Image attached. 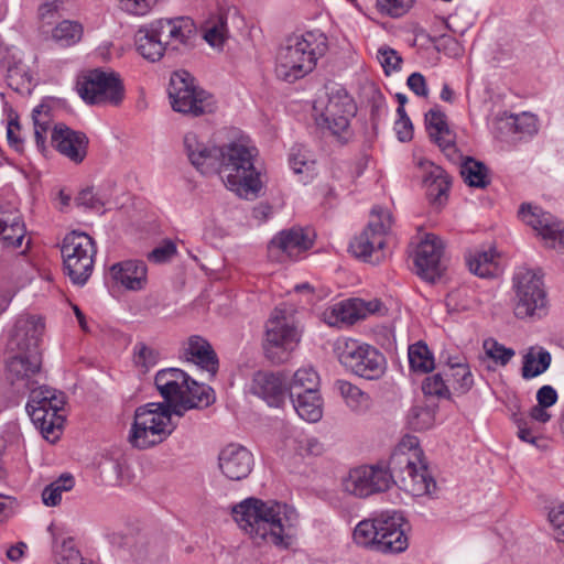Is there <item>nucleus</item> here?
I'll list each match as a JSON object with an SVG mask.
<instances>
[{
  "mask_svg": "<svg viewBox=\"0 0 564 564\" xmlns=\"http://www.w3.org/2000/svg\"><path fill=\"white\" fill-rule=\"evenodd\" d=\"M75 202L77 206H83L96 212H100L104 207V202L96 196L91 187L80 191Z\"/></svg>",
  "mask_w": 564,
  "mask_h": 564,
  "instance_id": "680f3d73",
  "label": "nucleus"
},
{
  "mask_svg": "<svg viewBox=\"0 0 564 564\" xmlns=\"http://www.w3.org/2000/svg\"><path fill=\"white\" fill-rule=\"evenodd\" d=\"M83 32V25L79 22L63 20L52 29L51 36L59 46L68 47L82 40Z\"/></svg>",
  "mask_w": 564,
  "mask_h": 564,
  "instance_id": "ea45409f",
  "label": "nucleus"
},
{
  "mask_svg": "<svg viewBox=\"0 0 564 564\" xmlns=\"http://www.w3.org/2000/svg\"><path fill=\"white\" fill-rule=\"evenodd\" d=\"M316 123L327 128L341 144L348 142L351 133L349 131V118L354 116L356 106L352 98L344 89H337L328 96L327 102L318 108L314 106Z\"/></svg>",
  "mask_w": 564,
  "mask_h": 564,
  "instance_id": "f8f14e48",
  "label": "nucleus"
},
{
  "mask_svg": "<svg viewBox=\"0 0 564 564\" xmlns=\"http://www.w3.org/2000/svg\"><path fill=\"white\" fill-rule=\"evenodd\" d=\"M434 422L435 411L429 406L414 405L408 414V423L415 431L429 430Z\"/></svg>",
  "mask_w": 564,
  "mask_h": 564,
  "instance_id": "de8ad7c7",
  "label": "nucleus"
},
{
  "mask_svg": "<svg viewBox=\"0 0 564 564\" xmlns=\"http://www.w3.org/2000/svg\"><path fill=\"white\" fill-rule=\"evenodd\" d=\"M176 254V245L172 240H165L154 248L149 254V261L153 263H165Z\"/></svg>",
  "mask_w": 564,
  "mask_h": 564,
  "instance_id": "6e6d98bb",
  "label": "nucleus"
},
{
  "mask_svg": "<svg viewBox=\"0 0 564 564\" xmlns=\"http://www.w3.org/2000/svg\"><path fill=\"white\" fill-rule=\"evenodd\" d=\"M30 391L26 411L43 437L54 443L65 422V393L46 386L31 388Z\"/></svg>",
  "mask_w": 564,
  "mask_h": 564,
  "instance_id": "423d86ee",
  "label": "nucleus"
},
{
  "mask_svg": "<svg viewBox=\"0 0 564 564\" xmlns=\"http://www.w3.org/2000/svg\"><path fill=\"white\" fill-rule=\"evenodd\" d=\"M135 46L142 57L151 62L160 61L169 52L165 42L151 34L147 26L140 28L135 33Z\"/></svg>",
  "mask_w": 564,
  "mask_h": 564,
  "instance_id": "4c0bfd02",
  "label": "nucleus"
},
{
  "mask_svg": "<svg viewBox=\"0 0 564 564\" xmlns=\"http://www.w3.org/2000/svg\"><path fill=\"white\" fill-rule=\"evenodd\" d=\"M552 361L551 354L543 347H530L523 356L521 375L523 379H532L544 373Z\"/></svg>",
  "mask_w": 564,
  "mask_h": 564,
  "instance_id": "c9c22d12",
  "label": "nucleus"
},
{
  "mask_svg": "<svg viewBox=\"0 0 564 564\" xmlns=\"http://www.w3.org/2000/svg\"><path fill=\"white\" fill-rule=\"evenodd\" d=\"M318 386L319 377L317 372L311 367L301 368L294 373L290 382L289 394L319 392Z\"/></svg>",
  "mask_w": 564,
  "mask_h": 564,
  "instance_id": "79ce46f5",
  "label": "nucleus"
},
{
  "mask_svg": "<svg viewBox=\"0 0 564 564\" xmlns=\"http://www.w3.org/2000/svg\"><path fill=\"white\" fill-rule=\"evenodd\" d=\"M293 408L301 419L318 422L323 416V400L319 392L291 394Z\"/></svg>",
  "mask_w": 564,
  "mask_h": 564,
  "instance_id": "473e14b6",
  "label": "nucleus"
},
{
  "mask_svg": "<svg viewBox=\"0 0 564 564\" xmlns=\"http://www.w3.org/2000/svg\"><path fill=\"white\" fill-rule=\"evenodd\" d=\"M300 341V333L291 314L276 307L265 324L263 350L265 357L275 365L286 362Z\"/></svg>",
  "mask_w": 564,
  "mask_h": 564,
  "instance_id": "1a4fd4ad",
  "label": "nucleus"
},
{
  "mask_svg": "<svg viewBox=\"0 0 564 564\" xmlns=\"http://www.w3.org/2000/svg\"><path fill=\"white\" fill-rule=\"evenodd\" d=\"M183 357L186 361L193 362L202 370L207 371L210 377H215L218 371V357L212 345L200 336L189 337Z\"/></svg>",
  "mask_w": 564,
  "mask_h": 564,
  "instance_id": "cd10ccee",
  "label": "nucleus"
},
{
  "mask_svg": "<svg viewBox=\"0 0 564 564\" xmlns=\"http://www.w3.org/2000/svg\"><path fill=\"white\" fill-rule=\"evenodd\" d=\"M7 80L8 85L18 93L30 91L31 78L18 67L8 70Z\"/></svg>",
  "mask_w": 564,
  "mask_h": 564,
  "instance_id": "4d7b16f0",
  "label": "nucleus"
},
{
  "mask_svg": "<svg viewBox=\"0 0 564 564\" xmlns=\"http://www.w3.org/2000/svg\"><path fill=\"white\" fill-rule=\"evenodd\" d=\"M336 388L346 404L355 412H365L370 406V397L357 386L346 380L336 381Z\"/></svg>",
  "mask_w": 564,
  "mask_h": 564,
  "instance_id": "58836bf2",
  "label": "nucleus"
},
{
  "mask_svg": "<svg viewBox=\"0 0 564 564\" xmlns=\"http://www.w3.org/2000/svg\"><path fill=\"white\" fill-rule=\"evenodd\" d=\"M484 349L489 358L501 366H506L516 354L513 349L505 347L495 339H486Z\"/></svg>",
  "mask_w": 564,
  "mask_h": 564,
  "instance_id": "603ef678",
  "label": "nucleus"
},
{
  "mask_svg": "<svg viewBox=\"0 0 564 564\" xmlns=\"http://www.w3.org/2000/svg\"><path fill=\"white\" fill-rule=\"evenodd\" d=\"M392 484H397L394 475L380 466H360L349 471L343 479L346 492L365 498L372 494L386 491Z\"/></svg>",
  "mask_w": 564,
  "mask_h": 564,
  "instance_id": "dca6fc26",
  "label": "nucleus"
},
{
  "mask_svg": "<svg viewBox=\"0 0 564 564\" xmlns=\"http://www.w3.org/2000/svg\"><path fill=\"white\" fill-rule=\"evenodd\" d=\"M337 356L348 372L366 380H379L387 370L384 355L375 346L356 339H345L339 344Z\"/></svg>",
  "mask_w": 564,
  "mask_h": 564,
  "instance_id": "6e6552de",
  "label": "nucleus"
},
{
  "mask_svg": "<svg viewBox=\"0 0 564 564\" xmlns=\"http://www.w3.org/2000/svg\"><path fill=\"white\" fill-rule=\"evenodd\" d=\"M167 94L172 109L185 116L198 117L216 110L214 96L198 87L185 69L171 75Z\"/></svg>",
  "mask_w": 564,
  "mask_h": 564,
  "instance_id": "0eeeda50",
  "label": "nucleus"
},
{
  "mask_svg": "<svg viewBox=\"0 0 564 564\" xmlns=\"http://www.w3.org/2000/svg\"><path fill=\"white\" fill-rule=\"evenodd\" d=\"M51 139L54 148L73 163L79 164L85 160L89 141L84 132L75 131L64 123H57Z\"/></svg>",
  "mask_w": 564,
  "mask_h": 564,
  "instance_id": "412c9836",
  "label": "nucleus"
},
{
  "mask_svg": "<svg viewBox=\"0 0 564 564\" xmlns=\"http://www.w3.org/2000/svg\"><path fill=\"white\" fill-rule=\"evenodd\" d=\"M173 414L174 411L169 405L160 402H150L138 406L133 417L153 426V429H160L161 432H165V435L170 436L176 427L172 421Z\"/></svg>",
  "mask_w": 564,
  "mask_h": 564,
  "instance_id": "c85d7f7f",
  "label": "nucleus"
},
{
  "mask_svg": "<svg viewBox=\"0 0 564 564\" xmlns=\"http://www.w3.org/2000/svg\"><path fill=\"white\" fill-rule=\"evenodd\" d=\"M466 184L471 187L485 188L489 184L487 166L473 158H467L460 167Z\"/></svg>",
  "mask_w": 564,
  "mask_h": 564,
  "instance_id": "37998d69",
  "label": "nucleus"
},
{
  "mask_svg": "<svg viewBox=\"0 0 564 564\" xmlns=\"http://www.w3.org/2000/svg\"><path fill=\"white\" fill-rule=\"evenodd\" d=\"M45 328L41 316H20L10 339L11 348L22 352L39 351V345Z\"/></svg>",
  "mask_w": 564,
  "mask_h": 564,
  "instance_id": "5701e85b",
  "label": "nucleus"
},
{
  "mask_svg": "<svg viewBox=\"0 0 564 564\" xmlns=\"http://www.w3.org/2000/svg\"><path fill=\"white\" fill-rule=\"evenodd\" d=\"M406 522L400 512H382L360 521L354 530L357 545L381 554L395 555L409 547Z\"/></svg>",
  "mask_w": 564,
  "mask_h": 564,
  "instance_id": "39448f33",
  "label": "nucleus"
},
{
  "mask_svg": "<svg viewBox=\"0 0 564 564\" xmlns=\"http://www.w3.org/2000/svg\"><path fill=\"white\" fill-rule=\"evenodd\" d=\"M25 232V226L19 215L7 214L0 208V235L6 247H21Z\"/></svg>",
  "mask_w": 564,
  "mask_h": 564,
  "instance_id": "72a5a7b5",
  "label": "nucleus"
},
{
  "mask_svg": "<svg viewBox=\"0 0 564 564\" xmlns=\"http://www.w3.org/2000/svg\"><path fill=\"white\" fill-rule=\"evenodd\" d=\"M160 354L154 348L147 346L144 343H137L133 348V360L135 366L142 367L148 371L151 367L159 362Z\"/></svg>",
  "mask_w": 564,
  "mask_h": 564,
  "instance_id": "8fccbe9b",
  "label": "nucleus"
},
{
  "mask_svg": "<svg viewBox=\"0 0 564 564\" xmlns=\"http://www.w3.org/2000/svg\"><path fill=\"white\" fill-rule=\"evenodd\" d=\"M313 246L307 231L293 227L275 235L268 245V257L272 261L283 262L295 259Z\"/></svg>",
  "mask_w": 564,
  "mask_h": 564,
  "instance_id": "a211bd4d",
  "label": "nucleus"
},
{
  "mask_svg": "<svg viewBox=\"0 0 564 564\" xmlns=\"http://www.w3.org/2000/svg\"><path fill=\"white\" fill-rule=\"evenodd\" d=\"M151 34L165 42L169 51H178L186 46L195 35L193 22L187 18L160 19L147 26Z\"/></svg>",
  "mask_w": 564,
  "mask_h": 564,
  "instance_id": "aec40b11",
  "label": "nucleus"
},
{
  "mask_svg": "<svg viewBox=\"0 0 564 564\" xmlns=\"http://www.w3.org/2000/svg\"><path fill=\"white\" fill-rule=\"evenodd\" d=\"M44 109V106H37L32 111V118L34 122V138L35 143L40 150H44L45 148V141H46V132L48 129L47 120L41 121L39 119V116L42 113V110Z\"/></svg>",
  "mask_w": 564,
  "mask_h": 564,
  "instance_id": "13d9d810",
  "label": "nucleus"
},
{
  "mask_svg": "<svg viewBox=\"0 0 564 564\" xmlns=\"http://www.w3.org/2000/svg\"><path fill=\"white\" fill-rule=\"evenodd\" d=\"M365 301L352 299L335 304L325 311L324 316L327 324L337 326L339 324L351 325L365 318Z\"/></svg>",
  "mask_w": 564,
  "mask_h": 564,
  "instance_id": "c756f323",
  "label": "nucleus"
},
{
  "mask_svg": "<svg viewBox=\"0 0 564 564\" xmlns=\"http://www.w3.org/2000/svg\"><path fill=\"white\" fill-rule=\"evenodd\" d=\"M400 466V487L413 496L432 495L436 481L430 474L424 458L412 459L410 456H393L389 470L393 474Z\"/></svg>",
  "mask_w": 564,
  "mask_h": 564,
  "instance_id": "2eb2a0df",
  "label": "nucleus"
},
{
  "mask_svg": "<svg viewBox=\"0 0 564 564\" xmlns=\"http://www.w3.org/2000/svg\"><path fill=\"white\" fill-rule=\"evenodd\" d=\"M442 373H435L425 378L422 390L427 395H436L441 398H449L451 392Z\"/></svg>",
  "mask_w": 564,
  "mask_h": 564,
  "instance_id": "864d4df0",
  "label": "nucleus"
},
{
  "mask_svg": "<svg viewBox=\"0 0 564 564\" xmlns=\"http://www.w3.org/2000/svg\"><path fill=\"white\" fill-rule=\"evenodd\" d=\"M398 455L410 456L414 460L423 458V452L419 446V438L414 435H405L404 437H402L391 457Z\"/></svg>",
  "mask_w": 564,
  "mask_h": 564,
  "instance_id": "5fc2aeb1",
  "label": "nucleus"
},
{
  "mask_svg": "<svg viewBox=\"0 0 564 564\" xmlns=\"http://www.w3.org/2000/svg\"><path fill=\"white\" fill-rule=\"evenodd\" d=\"M506 126L509 131L519 134L520 138L524 135H532L538 130L535 116L528 112L510 115L506 119Z\"/></svg>",
  "mask_w": 564,
  "mask_h": 564,
  "instance_id": "49530a36",
  "label": "nucleus"
},
{
  "mask_svg": "<svg viewBox=\"0 0 564 564\" xmlns=\"http://www.w3.org/2000/svg\"><path fill=\"white\" fill-rule=\"evenodd\" d=\"M61 6V1L54 0L52 2H45L39 7V19L41 20L43 25H50L53 23V21L58 14Z\"/></svg>",
  "mask_w": 564,
  "mask_h": 564,
  "instance_id": "0e129e2a",
  "label": "nucleus"
},
{
  "mask_svg": "<svg viewBox=\"0 0 564 564\" xmlns=\"http://www.w3.org/2000/svg\"><path fill=\"white\" fill-rule=\"evenodd\" d=\"M218 464L225 477L238 481L249 476L254 460L252 453L245 446L229 444L219 453Z\"/></svg>",
  "mask_w": 564,
  "mask_h": 564,
  "instance_id": "4be33fe9",
  "label": "nucleus"
},
{
  "mask_svg": "<svg viewBox=\"0 0 564 564\" xmlns=\"http://www.w3.org/2000/svg\"><path fill=\"white\" fill-rule=\"evenodd\" d=\"M392 226L390 210L375 206L367 227L349 245L351 253L366 262L377 264L383 259L386 235Z\"/></svg>",
  "mask_w": 564,
  "mask_h": 564,
  "instance_id": "9d476101",
  "label": "nucleus"
},
{
  "mask_svg": "<svg viewBox=\"0 0 564 564\" xmlns=\"http://www.w3.org/2000/svg\"><path fill=\"white\" fill-rule=\"evenodd\" d=\"M42 365V356L40 351L22 352L10 359L7 369L9 379L13 384L22 382L26 389L33 388V376L40 372Z\"/></svg>",
  "mask_w": 564,
  "mask_h": 564,
  "instance_id": "393cba45",
  "label": "nucleus"
},
{
  "mask_svg": "<svg viewBox=\"0 0 564 564\" xmlns=\"http://www.w3.org/2000/svg\"><path fill=\"white\" fill-rule=\"evenodd\" d=\"M75 486V479L70 474H62L57 479L47 485L42 491V501L47 507L58 506L62 501V495L72 490Z\"/></svg>",
  "mask_w": 564,
  "mask_h": 564,
  "instance_id": "c03bdc74",
  "label": "nucleus"
},
{
  "mask_svg": "<svg viewBox=\"0 0 564 564\" xmlns=\"http://www.w3.org/2000/svg\"><path fill=\"white\" fill-rule=\"evenodd\" d=\"M444 243L433 234H427L416 248L414 264L416 273L429 282H434L442 275L444 264L442 257Z\"/></svg>",
  "mask_w": 564,
  "mask_h": 564,
  "instance_id": "6ab92c4d",
  "label": "nucleus"
},
{
  "mask_svg": "<svg viewBox=\"0 0 564 564\" xmlns=\"http://www.w3.org/2000/svg\"><path fill=\"white\" fill-rule=\"evenodd\" d=\"M467 264L474 274L480 278H492L499 273L497 252L495 249L476 250L467 258Z\"/></svg>",
  "mask_w": 564,
  "mask_h": 564,
  "instance_id": "e433bc0d",
  "label": "nucleus"
},
{
  "mask_svg": "<svg viewBox=\"0 0 564 564\" xmlns=\"http://www.w3.org/2000/svg\"><path fill=\"white\" fill-rule=\"evenodd\" d=\"M64 270L76 285H84L94 270L96 247L93 238L84 232L73 231L65 236L62 245Z\"/></svg>",
  "mask_w": 564,
  "mask_h": 564,
  "instance_id": "9b49d317",
  "label": "nucleus"
},
{
  "mask_svg": "<svg viewBox=\"0 0 564 564\" xmlns=\"http://www.w3.org/2000/svg\"><path fill=\"white\" fill-rule=\"evenodd\" d=\"M232 514L239 527L256 543L270 542L276 546L289 547L291 528L296 514L286 505L257 498H248L232 508Z\"/></svg>",
  "mask_w": 564,
  "mask_h": 564,
  "instance_id": "f03ea898",
  "label": "nucleus"
},
{
  "mask_svg": "<svg viewBox=\"0 0 564 564\" xmlns=\"http://www.w3.org/2000/svg\"><path fill=\"white\" fill-rule=\"evenodd\" d=\"M78 95L89 105L118 106L124 96L119 76L100 69L89 70L77 83Z\"/></svg>",
  "mask_w": 564,
  "mask_h": 564,
  "instance_id": "4468645a",
  "label": "nucleus"
},
{
  "mask_svg": "<svg viewBox=\"0 0 564 564\" xmlns=\"http://www.w3.org/2000/svg\"><path fill=\"white\" fill-rule=\"evenodd\" d=\"M184 149L192 165L202 174H218L229 189L246 197L259 193L261 181L253 165L254 148L239 142L208 147L194 132H188L184 137Z\"/></svg>",
  "mask_w": 564,
  "mask_h": 564,
  "instance_id": "f257e3e1",
  "label": "nucleus"
},
{
  "mask_svg": "<svg viewBox=\"0 0 564 564\" xmlns=\"http://www.w3.org/2000/svg\"><path fill=\"white\" fill-rule=\"evenodd\" d=\"M519 216L543 238L549 248L564 252V224L536 206L522 204Z\"/></svg>",
  "mask_w": 564,
  "mask_h": 564,
  "instance_id": "f3484780",
  "label": "nucleus"
},
{
  "mask_svg": "<svg viewBox=\"0 0 564 564\" xmlns=\"http://www.w3.org/2000/svg\"><path fill=\"white\" fill-rule=\"evenodd\" d=\"M408 87L420 97L427 96L426 80L421 73H412L406 80Z\"/></svg>",
  "mask_w": 564,
  "mask_h": 564,
  "instance_id": "338daca9",
  "label": "nucleus"
},
{
  "mask_svg": "<svg viewBox=\"0 0 564 564\" xmlns=\"http://www.w3.org/2000/svg\"><path fill=\"white\" fill-rule=\"evenodd\" d=\"M154 384L174 415L183 416L192 409L209 406L215 401L214 391L209 386L192 379L180 368H166L156 372Z\"/></svg>",
  "mask_w": 564,
  "mask_h": 564,
  "instance_id": "20e7f679",
  "label": "nucleus"
},
{
  "mask_svg": "<svg viewBox=\"0 0 564 564\" xmlns=\"http://www.w3.org/2000/svg\"><path fill=\"white\" fill-rule=\"evenodd\" d=\"M302 454L318 456L323 453L324 446L316 437H304L300 441Z\"/></svg>",
  "mask_w": 564,
  "mask_h": 564,
  "instance_id": "774afa93",
  "label": "nucleus"
},
{
  "mask_svg": "<svg viewBox=\"0 0 564 564\" xmlns=\"http://www.w3.org/2000/svg\"><path fill=\"white\" fill-rule=\"evenodd\" d=\"M156 0H119L120 8L130 14H147Z\"/></svg>",
  "mask_w": 564,
  "mask_h": 564,
  "instance_id": "e2e57ef3",
  "label": "nucleus"
},
{
  "mask_svg": "<svg viewBox=\"0 0 564 564\" xmlns=\"http://www.w3.org/2000/svg\"><path fill=\"white\" fill-rule=\"evenodd\" d=\"M110 273L116 283L130 291H141L148 283V268L143 261L127 260L115 263Z\"/></svg>",
  "mask_w": 564,
  "mask_h": 564,
  "instance_id": "a878e982",
  "label": "nucleus"
},
{
  "mask_svg": "<svg viewBox=\"0 0 564 564\" xmlns=\"http://www.w3.org/2000/svg\"><path fill=\"white\" fill-rule=\"evenodd\" d=\"M378 52L380 54V63L386 74L400 69L402 58L397 51L390 47H381Z\"/></svg>",
  "mask_w": 564,
  "mask_h": 564,
  "instance_id": "052dcab7",
  "label": "nucleus"
},
{
  "mask_svg": "<svg viewBox=\"0 0 564 564\" xmlns=\"http://www.w3.org/2000/svg\"><path fill=\"white\" fill-rule=\"evenodd\" d=\"M447 370L444 372L446 381L452 383L453 389L459 393H466L474 384L473 375L469 366L464 358H448Z\"/></svg>",
  "mask_w": 564,
  "mask_h": 564,
  "instance_id": "f704fd0d",
  "label": "nucleus"
},
{
  "mask_svg": "<svg viewBox=\"0 0 564 564\" xmlns=\"http://www.w3.org/2000/svg\"><path fill=\"white\" fill-rule=\"evenodd\" d=\"M549 520L553 527L554 539L564 544V506L553 508L549 512Z\"/></svg>",
  "mask_w": 564,
  "mask_h": 564,
  "instance_id": "bf43d9fd",
  "label": "nucleus"
},
{
  "mask_svg": "<svg viewBox=\"0 0 564 564\" xmlns=\"http://www.w3.org/2000/svg\"><path fill=\"white\" fill-rule=\"evenodd\" d=\"M399 119L394 123V130L401 142H408L413 137V126L406 113L398 116Z\"/></svg>",
  "mask_w": 564,
  "mask_h": 564,
  "instance_id": "69168bd1",
  "label": "nucleus"
},
{
  "mask_svg": "<svg viewBox=\"0 0 564 564\" xmlns=\"http://www.w3.org/2000/svg\"><path fill=\"white\" fill-rule=\"evenodd\" d=\"M167 437L165 432H161L160 429H153V426L133 417L128 442L133 448L147 449L163 443Z\"/></svg>",
  "mask_w": 564,
  "mask_h": 564,
  "instance_id": "2f4dec72",
  "label": "nucleus"
},
{
  "mask_svg": "<svg viewBox=\"0 0 564 564\" xmlns=\"http://www.w3.org/2000/svg\"><path fill=\"white\" fill-rule=\"evenodd\" d=\"M425 124L430 138L441 148L451 161H455L458 158L457 149L454 134L448 128L445 113L440 110L431 109L425 115Z\"/></svg>",
  "mask_w": 564,
  "mask_h": 564,
  "instance_id": "b1692460",
  "label": "nucleus"
},
{
  "mask_svg": "<svg viewBox=\"0 0 564 564\" xmlns=\"http://www.w3.org/2000/svg\"><path fill=\"white\" fill-rule=\"evenodd\" d=\"M430 167L431 170L424 177L426 195L432 204L442 206L447 199L451 178L441 166L430 163Z\"/></svg>",
  "mask_w": 564,
  "mask_h": 564,
  "instance_id": "7c9ffc66",
  "label": "nucleus"
},
{
  "mask_svg": "<svg viewBox=\"0 0 564 564\" xmlns=\"http://www.w3.org/2000/svg\"><path fill=\"white\" fill-rule=\"evenodd\" d=\"M408 357L410 368L415 372L427 373L435 367L433 355L422 340L409 346Z\"/></svg>",
  "mask_w": 564,
  "mask_h": 564,
  "instance_id": "a19ab883",
  "label": "nucleus"
},
{
  "mask_svg": "<svg viewBox=\"0 0 564 564\" xmlns=\"http://www.w3.org/2000/svg\"><path fill=\"white\" fill-rule=\"evenodd\" d=\"M327 48V37L318 30L289 36L276 55L278 78L288 83L303 78L313 72Z\"/></svg>",
  "mask_w": 564,
  "mask_h": 564,
  "instance_id": "7ed1b4c3",
  "label": "nucleus"
},
{
  "mask_svg": "<svg viewBox=\"0 0 564 564\" xmlns=\"http://www.w3.org/2000/svg\"><path fill=\"white\" fill-rule=\"evenodd\" d=\"M416 0H377L380 12L391 18H400L406 14Z\"/></svg>",
  "mask_w": 564,
  "mask_h": 564,
  "instance_id": "3c124183",
  "label": "nucleus"
},
{
  "mask_svg": "<svg viewBox=\"0 0 564 564\" xmlns=\"http://www.w3.org/2000/svg\"><path fill=\"white\" fill-rule=\"evenodd\" d=\"M514 315L518 318L541 317L546 310V294L540 270H524L514 278Z\"/></svg>",
  "mask_w": 564,
  "mask_h": 564,
  "instance_id": "ddd939ff",
  "label": "nucleus"
},
{
  "mask_svg": "<svg viewBox=\"0 0 564 564\" xmlns=\"http://www.w3.org/2000/svg\"><path fill=\"white\" fill-rule=\"evenodd\" d=\"M55 560L57 564H86L70 538L65 539L61 545L56 546Z\"/></svg>",
  "mask_w": 564,
  "mask_h": 564,
  "instance_id": "09e8293b",
  "label": "nucleus"
},
{
  "mask_svg": "<svg viewBox=\"0 0 564 564\" xmlns=\"http://www.w3.org/2000/svg\"><path fill=\"white\" fill-rule=\"evenodd\" d=\"M204 39L213 47H220L227 39V20L218 14L208 19L203 24Z\"/></svg>",
  "mask_w": 564,
  "mask_h": 564,
  "instance_id": "a18cd8bd",
  "label": "nucleus"
},
{
  "mask_svg": "<svg viewBox=\"0 0 564 564\" xmlns=\"http://www.w3.org/2000/svg\"><path fill=\"white\" fill-rule=\"evenodd\" d=\"M251 392L271 406H279L285 397V386L280 373L258 371L254 373Z\"/></svg>",
  "mask_w": 564,
  "mask_h": 564,
  "instance_id": "bb28decb",
  "label": "nucleus"
}]
</instances>
